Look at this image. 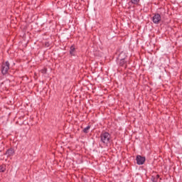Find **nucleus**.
<instances>
[{
    "label": "nucleus",
    "instance_id": "nucleus-1",
    "mask_svg": "<svg viewBox=\"0 0 182 182\" xmlns=\"http://www.w3.org/2000/svg\"><path fill=\"white\" fill-rule=\"evenodd\" d=\"M100 139L102 143L107 145L109 143H110V134H109V132H103L100 135Z\"/></svg>",
    "mask_w": 182,
    "mask_h": 182
},
{
    "label": "nucleus",
    "instance_id": "nucleus-2",
    "mask_svg": "<svg viewBox=\"0 0 182 182\" xmlns=\"http://www.w3.org/2000/svg\"><path fill=\"white\" fill-rule=\"evenodd\" d=\"M9 66H10V64L9 61H6L2 64L1 65L2 75H6V73H8V70H9Z\"/></svg>",
    "mask_w": 182,
    "mask_h": 182
},
{
    "label": "nucleus",
    "instance_id": "nucleus-3",
    "mask_svg": "<svg viewBox=\"0 0 182 182\" xmlns=\"http://www.w3.org/2000/svg\"><path fill=\"white\" fill-rule=\"evenodd\" d=\"M136 160L138 166H142V164H144V161H146V157L137 155Z\"/></svg>",
    "mask_w": 182,
    "mask_h": 182
},
{
    "label": "nucleus",
    "instance_id": "nucleus-4",
    "mask_svg": "<svg viewBox=\"0 0 182 182\" xmlns=\"http://www.w3.org/2000/svg\"><path fill=\"white\" fill-rule=\"evenodd\" d=\"M161 21V16L159 14H154L152 17V21L155 25H157Z\"/></svg>",
    "mask_w": 182,
    "mask_h": 182
},
{
    "label": "nucleus",
    "instance_id": "nucleus-5",
    "mask_svg": "<svg viewBox=\"0 0 182 182\" xmlns=\"http://www.w3.org/2000/svg\"><path fill=\"white\" fill-rule=\"evenodd\" d=\"M14 154H15V151L12 148L8 149L6 152V156H14Z\"/></svg>",
    "mask_w": 182,
    "mask_h": 182
},
{
    "label": "nucleus",
    "instance_id": "nucleus-6",
    "mask_svg": "<svg viewBox=\"0 0 182 182\" xmlns=\"http://www.w3.org/2000/svg\"><path fill=\"white\" fill-rule=\"evenodd\" d=\"M127 56L126 53L122 51L119 53L118 59H126Z\"/></svg>",
    "mask_w": 182,
    "mask_h": 182
},
{
    "label": "nucleus",
    "instance_id": "nucleus-7",
    "mask_svg": "<svg viewBox=\"0 0 182 182\" xmlns=\"http://www.w3.org/2000/svg\"><path fill=\"white\" fill-rule=\"evenodd\" d=\"M70 54L72 56H75V46H72L70 48Z\"/></svg>",
    "mask_w": 182,
    "mask_h": 182
},
{
    "label": "nucleus",
    "instance_id": "nucleus-8",
    "mask_svg": "<svg viewBox=\"0 0 182 182\" xmlns=\"http://www.w3.org/2000/svg\"><path fill=\"white\" fill-rule=\"evenodd\" d=\"M119 64L120 66H124V65H126V60H124V59H119Z\"/></svg>",
    "mask_w": 182,
    "mask_h": 182
},
{
    "label": "nucleus",
    "instance_id": "nucleus-9",
    "mask_svg": "<svg viewBox=\"0 0 182 182\" xmlns=\"http://www.w3.org/2000/svg\"><path fill=\"white\" fill-rule=\"evenodd\" d=\"M139 2H140V0H131L132 5H139Z\"/></svg>",
    "mask_w": 182,
    "mask_h": 182
},
{
    "label": "nucleus",
    "instance_id": "nucleus-10",
    "mask_svg": "<svg viewBox=\"0 0 182 182\" xmlns=\"http://www.w3.org/2000/svg\"><path fill=\"white\" fill-rule=\"evenodd\" d=\"M5 170H6V168H5V166L4 165L0 166V173H4Z\"/></svg>",
    "mask_w": 182,
    "mask_h": 182
},
{
    "label": "nucleus",
    "instance_id": "nucleus-11",
    "mask_svg": "<svg viewBox=\"0 0 182 182\" xmlns=\"http://www.w3.org/2000/svg\"><path fill=\"white\" fill-rule=\"evenodd\" d=\"M90 129V126H87L85 128H84V129H83L84 133H87V132H89Z\"/></svg>",
    "mask_w": 182,
    "mask_h": 182
},
{
    "label": "nucleus",
    "instance_id": "nucleus-12",
    "mask_svg": "<svg viewBox=\"0 0 182 182\" xmlns=\"http://www.w3.org/2000/svg\"><path fill=\"white\" fill-rule=\"evenodd\" d=\"M151 180H152L153 182H157L158 181V179L156 177H152Z\"/></svg>",
    "mask_w": 182,
    "mask_h": 182
},
{
    "label": "nucleus",
    "instance_id": "nucleus-13",
    "mask_svg": "<svg viewBox=\"0 0 182 182\" xmlns=\"http://www.w3.org/2000/svg\"><path fill=\"white\" fill-rule=\"evenodd\" d=\"M159 177H160V176L156 175V176L155 178H156V180H158Z\"/></svg>",
    "mask_w": 182,
    "mask_h": 182
}]
</instances>
